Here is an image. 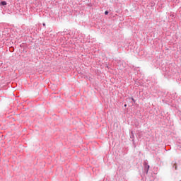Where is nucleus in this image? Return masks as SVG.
Returning a JSON list of instances; mask_svg holds the SVG:
<instances>
[{
	"instance_id": "nucleus-1",
	"label": "nucleus",
	"mask_w": 181,
	"mask_h": 181,
	"mask_svg": "<svg viewBox=\"0 0 181 181\" xmlns=\"http://www.w3.org/2000/svg\"><path fill=\"white\" fill-rule=\"evenodd\" d=\"M1 5H3V6L6 5V1H2V2H1Z\"/></svg>"
},
{
	"instance_id": "nucleus-2",
	"label": "nucleus",
	"mask_w": 181,
	"mask_h": 181,
	"mask_svg": "<svg viewBox=\"0 0 181 181\" xmlns=\"http://www.w3.org/2000/svg\"><path fill=\"white\" fill-rule=\"evenodd\" d=\"M105 15H108V11H105Z\"/></svg>"
},
{
	"instance_id": "nucleus-3",
	"label": "nucleus",
	"mask_w": 181,
	"mask_h": 181,
	"mask_svg": "<svg viewBox=\"0 0 181 181\" xmlns=\"http://www.w3.org/2000/svg\"><path fill=\"white\" fill-rule=\"evenodd\" d=\"M149 169V165H147V170H148Z\"/></svg>"
},
{
	"instance_id": "nucleus-4",
	"label": "nucleus",
	"mask_w": 181,
	"mask_h": 181,
	"mask_svg": "<svg viewBox=\"0 0 181 181\" xmlns=\"http://www.w3.org/2000/svg\"><path fill=\"white\" fill-rule=\"evenodd\" d=\"M43 26H46V24L43 23Z\"/></svg>"
},
{
	"instance_id": "nucleus-5",
	"label": "nucleus",
	"mask_w": 181,
	"mask_h": 181,
	"mask_svg": "<svg viewBox=\"0 0 181 181\" xmlns=\"http://www.w3.org/2000/svg\"><path fill=\"white\" fill-rule=\"evenodd\" d=\"M132 101H135V100H134V98H132Z\"/></svg>"
},
{
	"instance_id": "nucleus-6",
	"label": "nucleus",
	"mask_w": 181,
	"mask_h": 181,
	"mask_svg": "<svg viewBox=\"0 0 181 181\" xmlns=\"http://www.w3.org/2000/svg\"><path fill=\"white\" fill-rule=\"evenodd\" d=\"M124 107H127V105H124Z\"/></svg>"
}]
</instances>
